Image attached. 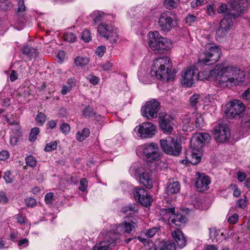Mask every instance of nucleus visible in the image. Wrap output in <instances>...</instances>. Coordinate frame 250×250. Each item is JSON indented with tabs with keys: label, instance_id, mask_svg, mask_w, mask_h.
<instances>
[{
	"label": "nucleus",
	"instance_id": "nucleus-1",
	"mask_svg": "<svg viewBox=\"0 0 250 250\" xmlns=\"http://www.w3.org/2000/svg\"><path fill=\"white\" fill-rule=\"evenodd\" d=\"M209 76L215 77L220 86H226L229 84L238 85L243 82L245 73L239 67L221 63L210 71Z\"/></svg>",
	"mask_w": 250,
	"mask_h": 250
},
{
	"label": "nucleus",
	"instance_id": "nucleus-2",
	"mask_svg": "<svg viewBox=\"0 0 250 250\" xmlns=\"http://www.w3.org/2000/svg\"><path fill=\"white\" fill-rule=\"evenodd\" d=\"M172 63L167 57L158 58L155 59L151 67V74L157 78L164 81H173L176 72L171 71Z\"/></svg>",
	"mask_w": 250,
	"mask_h": 250
},
{
	"label": "nucleus",
	"instance_id": "nucleus-3",
	"mask_svg": "<svg viewBox=\"0 0 250 250\" xmlns=\"http://www.w3.org/2000/svg\"><path fill=\"white\" fill-rule=\"evenodd\" d=\"M134 229L127 222L125 221L123 223L118 225L115 230L110 231L108 233L107 236L110 240L107 242L103 241L93 248V250H111L115 246L116 242L120 239L121 233H130Z\"/></svg>",
	"mask_w": 250,
	"mask_h": 250
},
{
	"label": "nucleus",
	"instance_id": "nucleus-4",
	"mask_svg": "<svg viewBox=\"0 0 250 250\" xmlns=\"http://www.w3.org/2000/svg\"><path fill=\"white\" fill-rule=\"evenodd\" d=\"M204 48L205 50L199 56V62L201 64L207 65L215 63L221 56V49L218 46L211 43L205 44Z\"/></svg>",
	"mask_w": 250,
	"mask_h": 250
},
{
	"label": "nucleus",
	"instance_id": "nucleus-5",
	"mask_svg": "<svg viewBox=\"0 0 250 250\" xmlns=\"http://www.w3.org/2000/svg\"><path fill=\"white\" fill-rule=\"evenodd\" d=\"M148 37L149 46L158 53L164 54L171 47L170 41L162 37L158 31L149 32Z\"/></svg>",
	"mask_w": 250,
	"mask_h": 250
},
{
	"label": "nucleus",
	"instance_id": "nucleus-6",
	"mask_svg": "<svg viewBox=\"0 0 250 250\" xmlns=\"http://www.w3.org/2000/svg\"><path fill=\"white\" fill-rule=\"evenodd\" d=\"M161 148L163 151L169 155L178 156L181 152V144L171 137L160 140Z\"/></svg>",
	"mask_w": 250,
	"mask_h": 250
},
{
	"label": "nucleus",
	"instance_id": "nucleus-7",
	"mask_svg": "<svg viewBox=\"0 0 250 250\" xmlns=\"http://www.w3.org/2000/svg\"><path fill=\"white\" fill-rule=\"evenodd\" d=\"M244 104L239 100H234L226 104L225 113L228 118H239L244 110Z\"/></svg>",
	"mask_w": 250,
	"mask_h": 250
},
{
	"label": "nucleus",
	"instance_id": "nucleus-8",
	"mask_svg": "<svg viewBox=\"0 0 250 250\" xmlns=\"http://www.w3.org/2000/svg\"><path fill=\"white\" fill-rule=\"evenodd\" d=\"M160 108V104L156 99L147 102L141 108L142 115L148 119L155 118Z\"/></svg>",
	"mask_w": 250,
	"mask_h": 250
},
{
	"label": "nucleus",
	"instance_id": "nucleus-9",
	"mask_svg": "<svg viewBox=\"0 0 250 250\" xmlns=\"http://www.w3.org/2000/svg\"><path fill=\"white\" fill-rule=\"evenodd\" d=\"M141 147L147 161L153 162L159 159L160 154L157 144L154 143L145 144Z\"/></svg>",
	"mask_w": 250,
	"mask_h": 250
},
{
	"label": "nucleus",
	"instance_id": "nucleus-10",
	"mask_svg": "<svg viewBox=\"0 0 250 250\" xmlns=\"http://www.w3.org/2000/svg\"><path fill=\"white\" fill-rule=\"evenodd\" d=\"M98 32L102 36L109 40L111 43H116L119 39L116 29L111 25L102 23L98 27Z\"/></svg>",
	"mask_w": 250,
	"mask_h": 250
},
{
	"label": "nucleus",
	"instance_id": "nucleus-11",
	"mask_svg": "<svg viewBox=\"0 0 250 250\" xmlns=\"http://www.w3.org/2000/svg\"><path fill=\"white\" fill-rule=\"evenodd\" d=\"M233 16L232 15L227 14L220 21L219 27L216 32V37L217 40L221 39L228 34L232 25Z\"/></svg>",
	"mask_w": 250,
	"mask_h": 250
},
{
	"label": "nucleus",
	"instance_id": "nucleus-12",
	"mask_svg": "<svg viewBox=\"0 0 250 250\" xmlns=\"http://www.w3.org/2000/svg\"><path fill=\"white\" fill-rule=\"evenodd\" d=\"M158 25L163 32L170 31L174 26V21L172 17L171 12H166L162 13L158 22Z\"/></svg>",
	"mask_w": 250,
	"mask_h": 250
},
{
	"label": "nucleus",
	"instance_id": "nucleus-13",
	"mask_svg": "<svg viewBox=\"0 0 250 250\" xmlns=\"http://www.w3.org/2000/svg\"><path fill=\"white\" fill-rule=\"evenodd\" d=\"M199 72L195 66L187 68L182 74L181 83L186 86H191L198 79Z\"/></svg>",
	"mask_w": 250,
	"mask_h": 250
},
{
	"label": "nucleus",
	"instance_id": "nucleus-14",
	"mask_svg": "<svg viewBox=\"0 0 250 250\" xmlns=\"http://www.w3.org/2000/svg\"><path fill=\"white\" fill-rule=\"evenodd\" d=\"M156 126L150 122H144L134 128L142 138H151L155 133Z\"/></svg>",
	"mask_w": 250,
	"mask_h": 250
},
{
	"label": "nucleus",
	"instance_id": "nucleus-15",
	"mask_svg": "<svg viewBox=\"0 0 250 250\" xmlns=\"http://www.w3.org/2000/svg\"><path fill=\"white\" fill-rule=\"evenodd\" d=\"M213 134L217 142L223 143L229 139L230 134L227 125L218 124L213 130Z\"/></svg>",
	"mask_w": 250,
	"mask_h": 250
},
{
	"label": "nucleus",
	"instance_id": "nucleus-16",
	"mask_svg": "<svg viewBox=\"0 0 250 250\" xmlns=\"http://www.w3.org/2000/svg\"><path fill=\"white\" fill-rule=\"evenodd\" d=\"M134 196L136 200L143 206L149 207L152 202V198L147 192L142 188H136L134 190Z\"/></svg>",
	"mask_w": 250,
	"mask_h": 250
},
{
	"label": "nucleus",
	"instance_id": "nucleus-17",
	"mask_svg": "<svg viewBox=\"0 0 250 250\" xmlns=\"http://www.w3.org/2000/svg\"><path fill=\"white\" fill-rule=\"evenodd\" d=\"M26 8L24 5L23 0H19L18 6L15 10V18L16 23L21 24L19 27H16L18 30H21L23 28V23L26 21Z\"/></svg>",
	"mask_w": 250,
	"mask_h": 250
},
{
	"label": "nucleus",
	"instance_id": "nucleus-18",
	"mask_svg": "<svg viewBox=\"0 0 250 250\" xmlns=\"http://www.w3.org/2000/svg\"><path fill=\"white\" fill-rule=\"evenodd\" d=\"M198 176L195 185L199 191L207 190L209 188V185L210 183L209 177L204 173H196Z\"/></svg>",
	"mask_w": 250,
	"mask_h": 250
},
{
	"label": "nucleus",
	"instance_id": "nucleus-19",
	"mask_svg": "<svg viewBox=\"0 0 250 250\" xmlns=\"http://www.w3.org/2000/svg\"><path fill=\"white\" fill-rule=\"evenodd\" d=\"M200 149H197V147L194 146L191 143V148L187 151V161L192 165H196L200 162L201 161Z\"/></svg>",
	"mask_w": 250,
	"mask_h": 250
},
{
	"label": "nucleus",
	"instance_id": "nucleus-20",
	"mask_svg": "<svg viewBox=\"0 0 250 250\" xmlns=\"http://www.w3.org/2000/svg\"><path fill=\"white\" fill-rule=\"evenodd\" d=\"M210 139L209 134L207 133H200L192 136L190 140L192 145L196 146L198 149H201L204 146L205 142Z\"/></svg>",
	"mask_w": 250,
	"mask_h": 250
},
{
	"label": "nucleus",
	"instance_id": "nucleus-21",
	"mask_svg": "<svg viewBox=\"0 0 250 250\" xmlns=\"http://www.w3.org/2000/svg\"><path fill=\"white\" fill-rule=\"evenodd\" d=\"M182 129L184 131H191L194 129L193 119L191 113L184 114L182 117Z\"/></svg>",
	"mask_w": 250,
	"mask_h": 250
},
{
	"label": "nucleus",
	"instance_id": "nucleus-22",
	"mask_svg": "<svg viewBox=\"0 0 250 250\" xmlns=\"http://www.w3.org/2000/svg\"><path fill=\"white\" fill-rule=\"evenodd\" d=\"M248 5L247 0H231L230 5L231 8L238 12V14H241L246 9Z\"/></svg>",
	"mask_w": 250,
	"mask_h": 250
},
{
	"label": "nucleus",
	"instance_id": "nucleus-23",
	"mask_svg": "<svg viewBox=\"0 0 250 250\" xmlns=\"http://www.w3.org/2000/svg\"><path fill=\"white\" fill-rule=\"evenodd\" d=\"M172 236L180 248L182 249L186 245V238L184 236L182 231L179 229L173 231Z\"/></svg>",
	"mask_w": 250,
	"mask_h": 250
},
{
	"label": "nucleus",
	"instance_id": "nucleus-24",
	"mask_svg": "<svg viewBox=\"0 0 250 250\" xmlns=\"http://www.w3.org/2000/svg\"><path fill=\"white\" fill-rule=\"evenodd\" d=\"M169 221H171L172 223L176 226L181 227L184 226L187 221V218L181 214L172 213V215L169 216Z\"/></svg>",
	"mask_w": 250,
	"mask_h": 250
},
{
	"label": "nucleus",
	"instance_id": "nucleus-25",
	"mask_svg": "<svg viewBox=\"0 0 250 250\" xmlns=\"http://www.w3.org/2000/svg\"><path fill=\"white\" fill-rule=\"evenodd\" d=\"M180 189V184L178 181H169L167 185L166 193L168 195L176 194Z\"/></svg>",
	"mask_w": 250,
	"mask_h": 250
},
{
	"label": "nucleus",
	"instance_id": "nucleus-26",
	"mask_svg": "<svg viewBox=\"0 0 250 250\" xmlns=\"http://www.w3.org/2000/svg\"><path fill=\"white\" fill-rule=\"evenodd\" d=\"M165 113H160L159 118L160 120V126L163 131L166 133H170L172 130V127L171 126L168 121L165 118Z\"/></svg>",
	"mask_w": 250,
	"mask_h": 250
},
{
	"label": "nucleus",
	"instance_id": "nucleus-27",
	"mask_svg": "<svg viewBox=\"0 0 250 250\" xmlns=\"http://www.w3.org/2000/svg\"><path fill=\"white\" fill-rule=\"evenodd\" d=\"M139 180L141 183L144 185L146 188L150 189L152 188V181L150 178L148 173L143 172L140 175Z\"/></svg>",
	"mask_w": 250,
	"mask_h": 250
},
{
	"label": "nucleus",
	"instance_id": "nucleus-28",
	"mask_svg": "<svg viewBox=\"0 0 250 250\" xmlns=\"http://www.w3.org/2000/svg\"><path fill=\"white\" fill-rule=\"evenodd\" d=\"M241 127L246 132L250 130V108L247 110L243 117L241 121Z\"/></svg>",
	"mask_w": 250,
	"mask_h": 250
},
{
	"label": "nucleus",
	"instance_id": "nucleus-29",
	"mask_svg": "<svg viewBox=\"0 0 250 250\" xmlns=\"http://www.w3.org/2000/svg\"><path fill=\"white\" fill-rule=\"evenodd\" d=\"M83 115L85 117L94 118L96 120H100L101 116L97 114L94 110L92 107L89 105L87 106L83 111Z\"/></svg>",
	"mask_w": 250,
	"mask_h": 250
},
{
	"label": "nucleus",
	"instance_id": "nucleus-30",
	"mask_svg": "<svg viewBox=\"0 0 250 250\" xmlns=\"http://www.w3.org/2000/svg\"><path fill=\"white\" fill-rule=\"evenodd\" d=\"M176 247L174 243L171 242H160L155 250H175Z\"/></svg>",
	"mask_w": 250,
	"mask_h": 250
},
{
	"label": "nucleus",
	"instance_id": "nucleus-31",
	"mask_svg": "<svg viewBox=\"0 0 250 250\" xmlns=\"http://www.w3.org/2000/svg\"><path fill=\"white\" fill-rule=\"evenodd\" d=\"M23 53L29 56L31 59L35 58L38 56V51L36 48H32L31 46L26 45L22 48Z\"/></svg>",
	"mask_w": 250,
	"mask_h": 250
},
{
	"label": "nucleus",
	"instance_id": "nucleus-32",
	"mask_svg": "<svg viewBox=\"0 0 250 250\" xmlns=\"http://www.w3.org/2000/svg\"><path fill=\"white\" fill-rule=\"evenodd\" d=\"M90 131L89 128H84L82 131H78L76 135V139L79 142H82L89 136Z\"/></svg>",
	"mask_w": 250,
	"mask_h": 250
},
{
	"label": "nucleus",
	"instance_id": "nucleus-33",
	"mask_svg": "<svg viewBox=\"0 0 250 250\" xmlns=\"http://www.w3.org/2000/svg\"><path fill=\"white\" fill-rule=\"evenodd\" d=\"M192 119H194V128L200 127L203 124V118L201 114L198 113H191Z\"/></svg>",
	"mask_w": 250,
	"mask_h": 250
},
{
	"label": "nucleus",
	"instance_id": "nucleus-34",
	"mask_svg": "<svg viewBox=\"0 0 250 250\" xmlns=\"http://www.w3.org/2000/svg\"><path fill=\"white\" fill-rule=\"evenodd\" d=\"M89 62V59L87 57L77 56L75 59V63L77 66H84Z\"/></svg>",
	"mask_w": 250,
	"mask_h": 250
},
{
	"label": "nucleus",
	"instance_id": "nucleus-35",
	"mask_svg": "<svg viewBox=\"0 0 250 250\" xmlns=\"http://www.w3.org/2000/svg\"><path fill=\"white\" fill-rule=\"evenodd\" d=\"M179 1L180 0H165L164 4L167 8L171 9L178 6Z\"/></svg>",
	"mask_w": 250,
	"mask_h": 250
},
{
	"label": "nucleus",
	"instance_id": "nucleus-36",
	"mask_svg": "<svg viewBox=\"0 0 250 250\" xmlns=\"http://www.w3.org/2000/svg\"><path fill=\"white\" fill-rule=\"evenodd\" d=\"M200 96L198 94H193L189 99V105L195 109L197 108V104L199 102Z\"/></svg>",
	"mask_w": 250,
	"mask_h": 250
},
{
	"label": "nucleus",
	"instance_id": "nucleus-37",
	"mask_svg": "<svg viewBox=\"0 0 250 250\" xmlns=\"http://www.w3.org/2000/svg\"><path fill=\"white\" fill-rule=\"evenodd\" d=\"M46 119V115L42 113L39 112L36 116V121L39 125L42 126L45 123Z\"/></svg>",
	"mask_w": 250,
	"mask_h": 250
},
{
	"label": "nucleus",
	"instance_id": "nucleus-38",
	"mask_svg": "<svg viewBox=\"0 0 250 250\" xmlns=\"http://www.w3.org/2000/svg\"><path fill=\"white\" fill-rule=\"evenodd\" d=\"M26 165L32 167H35L37 165L36 159L33 156L29 155L25 158Z\"/></svg>",
	"mask_w": 250,
	"mask_h": 250
},
{
	"label": "nucleus",
	"instance_id": "nucleus-39",
	"mask_svg": "<svg viewBox=\"0 0 250 250\" xmlns=\"http://www.w3.org/2000/svg\"><path fill=\"white\" fill-rule=\"evenodd\" d=\"M40 132V129L35 127L33 128L29 134V139L31 142H34L37 138V136Z\"/></svg>",
	"mask_w": 250,
	"mask_h": 250
},
{
	"label": "nucleus",
	"instance_id": "nucleus-40",
	"mask_svg": "<svg viewBox=\"0 0 250 250\" xmlns=\"http://www.w3.org/2000/svg\"><path fill=\"white\" fill-rule=\"evenodd\" d=\"M128 211H131L133 213L137 212L138 207L136 204H131L125 207L122 208V211L124 213H126Z\"/></svg>",
	"mask_w": 250,
	"mask_h": 250
},
{
	"label": "nucleus",
	"instance_id": "nucleus-41",
	"mask_svg": "<svg viewBox=\"0 0 250 250\" xmlns=\"http://www.w3.org/2000/svg\"><path fill=\"white\" fill-rule=\"evenodd\" d=\"M57 147V142L56 141L51 142L46 144L44 151L46 152H49L52 150L56 149Z\"/></svg>",
	"mask_w": 250,
	"mask_h": 250
},
{
	"label": "nucleus",
	"instance_id": "nucleus-42",
	"mask_svg": "<svg viewBox=\"0 0 250 250\" xmlns=\"http://www.w3.org/2000/svg\"><path fill=\"white\" fill-rule=\"evenodd\" d=\"M174 208H165L162 209L160 211V213L161 215H163L164 216L167 215H169L170 216L172 215V213H173L174 212Z\"/></svg>",
	"mask_w": 250,
	"mask_h": 250
},
{
	"label": "nucleus",
	"instance_id": "nucleus-43",
	"mask_svg": "<svg viewBox=\"0 0 250 250\" xmlns=\"http://www.w3.org/2000/svg\"><path fill=\"white\" fill-rule=\"evenodd\" d=\"M82 40L86 42H89L91 40L90 33L88 30H84L82 34Z\"/></svg>",
	"mask_w": 250,
	"mask_h": 250
},
{
	"label": "nucleus",
	"instance_id": "nucleus-44",
	"mask_svg": "<svg viewBox=\"0 0 250 250\" xmlns=\"http://www.w3.org/2000/svg\"><path fill=\"white\" fill-rule=\"evenodd\" d=\"M196 20L197 17L192 14H188L185 18L186 23H188L189 25L194 23L196 21Z\"/></svg>",
	"mask_w": 250,
	"mask_h": 250
},
{
	"label": "nucleus",
	"instance_id": "nucleus-45",
	"mask_svg": "<svg viewBox=\"0 0 250 250\" xmlns=\"http://www.w3.org/2000/svg\"><path fill=\"white\" fill-rule=\"evenodd\" d=\"M70 128L69 125L67 123H62L60 125L61 131L65 135L69 133Z\"/></svg>",
	"mask_w": 250,
	"mask_h": 250
},
{
	"label": "nucleus",
	"instance_id": "nucleus-46",
	"mask_svg": "<svg viewBox=\"0 0 250 250\" xmlns=\"http://www.w3.org/2000/svg\"><path fill=\"white\" fill-rule=\"evenodd\" d=\"M158 229L157 228H152L147 230L145 232V235L148 238L153 237L156 233L158 231Z\"/></svg>",
	"mask_w": 250,
	"mask_h": 250
},
{
	"label": "nucleus",
	"instance_id": "nucleus-47",
	"mask_svg": "<svg viewBox=\"0 0 250 250\" xmlns=\"http://www.w3.org/2000/svg\"><path fill=\"white\" fill-rule=\"evenodd\" d=\"M25 204L28 207L33 208L37 205L36 200L32 197H30L25 200Z\"/></svg>",
	"mask_w": 250,
	"mask_h": 250
},
{
	"label": "nucleus",
	"instance_id": "nucleus-48",
	"mask_svg": "<svg viewBox=\"0 0 250 250\" xmlns=\"http://www.w3.org/2000/svg\"><path fill=\"white\" fill-rule=\"evenodd\" d=\"M76 38V35L72 33H68L65 34L64 39L69 42H73Z\"/></svg>",
	"mask_w": 250,
	"mask_h": 250
},
{
	"label": "nucleus",
	"instance_id": "nucleus-49",
	"mask_svg": "<svg viewBox=\"0 0 250 250\" xmlns=\"http://www.w3.org/2000/svg\"><path fill=\"white\" fill-rule=\"evenodd\" d=\"M87 188V181L86 179L82 178L80 181L79 189L84 191Z\"/></svg>",
	"mask_w": 250,
	"mask_h": 250
},
{
	"label": "nucleus",
	"instance_id": "nucleus-50",
	"mask_svg": "<svg viewBox=\"0 0 250 250\" xmlns=\"http://www.w3.org/2000/svg\"><path fill=\"white\" fill-rule=\"evenodd\" d=\"M105 50L106 48L104 46H99L96 50V53L98 56L101 57L104 55Z\"/></svg>",
	"mask_w": 250,
	"mask_h": 250
},
{
	"label": "nucleus",
	"instance_id": "nucleus-51",
	"mask_svg": "<svg viewBox=\"0 0 250 250\" xmlns=\"http://www.w3.org/2000/svg\"><path fill=\"white\" fill-rule=\"evenodd\" d=\"M4 179L7 183H11L13 182V179L11 177V173L10 171L7 170L5 172Z\"/></svg>",
	"mask_w": 250,
	"mask_h": 250
},
{
	"label": "nucleus",
	"instance_id": "nucleus-52",
	"mask_svg": "<svg viewBox=\"0 0 250 250\" xmlns=\"http://www.w3.org/2000/svg\"><path fill=\"white\" fill-rule=\"evenodd\" d=\"M95 18L94 19V22L96 23L102 20L104 16V13L102 12H97L95 13Z\"/></svg>",
	"mask_w": 250,
	"mask_h": 250
},
{
	"label": "nucleus",
	"instance_id": "nucleus-53",
	"mask_svg": "<svg viewBox=\"0 0 250 250\" xmlns=\"http://www.w3.org/2000/svg\"><path fill=\"white\" fill-rule=\"evenodd\" d=\"M228 10V6L225 3H222L217 8V12L219 14L225 13Z\"/></svg>",
	"mask_w": 250,
	"mask_h": 250
},
{
	"label": "nucleus",
	"instance_id": "nucleus-54",
	"mask_svg": "<svg viewBox=\"0 0 250 250\" xmlns=\"http://www.w3.org/2000/svg\"><path fill=\"white\" fill-rule=\"evenodd\" d=\"M9 157V153L7 150H2L0 152V160L4 161L7 159Z\"/></svg>",
	"mask_w": 250,
	"mask_h": 250
},
{
	"label": "nucleus",
	"instance_id": "nucleus-55",
	"mask_svg": "<svg viewBox=\"0 0 250 250\" xmlns=\"http://www.w3.org/2000/svg\"><path fill=\"white\" fill-rule=\"evenodd\" d=\"M53 194L52 193H48L45 196V201L47 204H51L52 203V199Z\"/></svg>",
	"mask_w": 250,
	"mask_h": 250
},
{
	"label": "nucleus",
	"instance_id": "nucleus-56",
	"mask_svg": "<svg viewBox=\"0 0 250 250\" xmlns=\"http://www.w3.org/2000/svg\"><path fill=\"white\" fill-rule=\"evenodd\" d=\"M238 220V215L237 214H234L228 219V221L230 224H234L237 222Z\"/></svg>",
	"mask_w": 250,
	"mask_h": 250
},
{
	"label": "nucleus",
	"instance_id": "nucleus-57",
	"mask_svg": "<svg viewBox=\"0 0 250 250\" xmlns=\"http://www.w3.org/2000/svg\"><path fill=\"white\" fill-rule=\"evenodd\" d=\"M237 207L244 208L246 206V201L244 199H239L236 204Z\"/></svg>",
	"mask_w": 250,
	"mask_h": 250
},
{
	"label": "nucleus",
	"instance_id": "nucleus-58",
	"mask_svg": "<svg viewBox=\"0 0 250 250\" xmlns=\"http://www.w3.org/2000/svg\"><path fill=\"white\" fill-rule=\"evenodd\" d=\"M246 178V175L244 172L239 171L237 173L238 180L242 182H243Z\"/></svg>",
	"mask_w": 250,
	"mask_h": 250
},
{
	"label": "nucleus",
	"instance_id": "nucleus-59",
	"mask_svg": "<svg viewBox=\"0 0 250 250\" xmlns=\"http://www.w3.org/2000/svg\"><path fill=\"white\" fill-rule=\"evenodd\" d=\"M8 201V198L6 196L4 192H0V203L5 204Z\"/></svg>",
	"mask_w": 250,
	"mask_h": 250
},
{
	"label": "nucleus",
	"instance_id": "nucleus-60",
	"mask_svg": "<svg viewBox=\"0 0 250 250\" xmlns=\"http://www.w3.org/2000/svg\"><path fill=\"white\" fill-rule=\"evenodd\" d=\"M89 81L94 85L97 84L99 81V78L96 76H90L88 78Z\"/></svg>",
	"mask_w": 250,
	"mask_h": 250
},
{
	"label": "nucleus",
	"instance_id": "nucleus-61",
	"mask_svg": "<svg viewBox=\"0 0 250 250\" xmlns=\"http://www.w3.org/2000/svg\"><path fill=\"white\" fill-rule=\"evenodd\" d=\"M17 220L18 223L20 224H23L26 223L25 217L22 215H18L17 217Z\"/></svg>",
	"mask_w": 250,
	"mask_h": 250
},
{
	"label": "nucleus",
	"instance_id": "nucleus-62",
	"mask_svg": "<svg viewBox=\"0 0 250 250\" xmlns=\"http://www.w3.org/2000/svg\"><path fill=\"white\" fill-rule=\"evenodd\" d=\"M112 64L110 62H107L102 65L104 70H109L112 67Z\"/></svg>",
	"mask_w": 250,
	"mask_h": 250
},
{
	"label": "nucleus",
	"instance_id": "nucleus-63",
	"mask_svg": "<svg viewBox=\"0 0 250 250\" xmlns=\"http://www.w3.org/2000/svg\"><path fill=\"white\" fill-rule=\"evenodd\" d=\"M207 13L209 16H213L215 13V10L212 6L208 5L207 7Z\"/></svg>",
	"mask_w": 250,
	"mask_h": 250
},
{
	"label": "nucleus",
	"instance_id": "nucleus-64",
	"mask_svg": "<svg viewBox=\"0 0 250 250\" xmlns=\"http://www.w3.org/2000/svg\"><path fill=\"white\" fill-rule=\"evenodd\" d=\"M128 223L131 226H132L133 229H135L137 225V220L134 218H132L130 220Z\"/></svg>",
	"mask_w": 250,
	"mask_h": 250
}]
</instances>
